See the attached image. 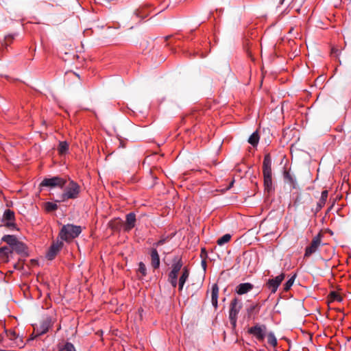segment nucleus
<instances>
[{
    "label": "nucleus",
    "mask_w": 351,
    "mask_h": 351,
    "mask_svg": "<svg viewBox=\"0 0 351 351\" xmlns=\"http://www.w3.org/2000/svg\"><path fill=\"white\" fill-rule=\"evenodd\" d=\"M184 283H181V282H178V286H179V288H178V289H179V291H182V290L183 287H184Z\"/></svg>",
    "instance_id": "40"
},
{
    "label": "nucleus",
    "mask_w": 351,
    "mask_h": 351,
    "mask_svg": "<svg viewBox=\"0 0 351 351\" xmlns=\"http://www.w3.org/2000/svg\"><path fill=\"white\" fill-rule=\"evenodd\" d=\"M69 151V144L66 141H60L58 147V152L60 155H64Z\"/></svg>",
    "instance_id": "22"
},
{
    "label": "nucleus",
    "mask_w": 351,
    "mask_h": 351,
    "mask_svg": "<svg viewBox=\"0 0 351 351\" xmlns=\"http://www.w3.org/2000/svg\"><path fill=\"white\" fill-rule=\"evenodd\" d=\"M173 263L171 265V271L169 273L168 276L178 277L179 271L182 269L183 262L182 257L176 256L173 258Z\"/></svg>",
    "instance_id": "11"
},
{
    "label": "nucleus",
    "mask_w": 351,
    "mask_h": 351,
    "mask_svg": "<svg viewBox=\"0 0 351 351\" xmlns=\"http://www.w3.org/2000/svg\"><path fill=\"white\" fill-rule=\"evenodd\" d=\"M151 265L154 269H158L160 267V257L156 248H152L150 251Z\"/></svg>",
    "instance_id": "17"
},
{
    "label": "nucleus",
    "mask_w": 351,
    "mask_h": 351,
    "mask_svg": "<svg viewBox=\"0 0 351 351\" xmlns=\"http://www.w3.org/2000/svg\"><path fill=\"white\" fill-rule=\"evenodd\" d=\"M330 297L332 301L340 302L342 300L341 295L335 291L330 292Z\"/></svg>",
    "instance_id": "36"
},
{
    "label": "nucleus",
    "mask_w": 351,
    "mask_h": 351,
    "mask_svg": "<svg viewBox=\"0 0 351 351\" xmlns=\"http://www.w3.org/2000/svg\"><path fill=\"white\" fill-rule=\"evenodd\" d=\"M66 179L59 176H54L49 178H44L40 186L47 187H59L62 189L66 185Z\"/></svg>",
    "instance_id": "7"
},
{
    "label": "nucleus",
    "mask_w": 351,
    "mask_h": 351,
    "mask_svg": "<svg viewBox=\"0 0 351 351\" xmlns=\"http://www.w3.org/2000/svg\"><path fill=\"white\" fill-rule=\"evenodd\" d=\"M263 174L265 191L270 193L274 191V188L272 182L271 157L269 154H267L264 156Z\"/></svg>",
    "instance_id": "1"
},
{
    "label": "nucleus",
    "mask_w": 351,
    "mask_h": 351,
    "mask_svg": "<svg viewBox=\"0 0 351 351\" xmlns=\"http://www.w3.org/2000/svg\"><path fill=\"white\" fill-rule=\"evenodd\" d=\"M172 237L167 236V237H162L157 242L154 243V246L156 247L164 245L165 243L169 241Z\"/></svg>",
    "instance_id": "31"
},
{
    "label": "nucleus",
    "mask_w": 351,
    "mask_h": 351,
    "mask_svg": "<svg viewBox=\"0 0 351 351\" xmlns=\"http://www.w3.org/2000/svg\"><path fill=\"white\" fill-rule=\"evenodd\" d=\"M135 15L140 20L145 19L147 16V12L144 9H138L135 12Z\"/></svg>",
    "instance_id": "33"
},
{
    "label": "nucleus",
    "mask_w": 351,
    "mask_h": 351,
    "mask_svg": "<svg viewBox=\"0 0 351 351\" xmlns=\"http://www.w3.org/2000/svg\"><path fill=\"white\" fill-rule=\"evenodd\" d=\"M75 75H77V77H80L79 75L76 74L75 73H73Z\"/></svg>",
    "instance_id": "46"
},
{
    "label": "nucleus",
    "mask_w": 351,
    "mask_h": 351,
    "mask_svg": "<svg viewBox=\"0 0 351 351\" xmlns=\"http://www.w3.org/2000/svg\"><path fill=\"white\" fill-rule=\"evenodd\" d=\"M283 178L286 183L289 184L292 189L297 188V180L295 176L290 172L289 170L285 169L283 171Z\"/></svg>",
    "instance_id": "15"
},
{
    "label": "nucleus",
    "mask_w": 351,
    "mask_h": 351,
    "mask_svg": "<svg viewBox=\"0 0 351 351\" xmlns=\"http://www.w3.org/2000/svg\"><path fill=\"white\" fill-rule=\"evenodd\" d=\"M243 304L241 300L235 297L230 303L229 310V320L232 328H234L237 326L238 314L239 313Z\"/></svg>",
    "instance_id": "4"
},
{
    "label": "nucleus",
    "mask_w": 351,
    "mask_h": 351,
    "mask_svg": "<svg viewBox=\"0 0 351 351\" xmlns=\"http://www.w3.org/2000/svg\"><path fill=\"white\" fill-rule=\"evenodd\" d=\"M58 351H76L74 346L70 343L66 342L62 348H60Z\"/></svg>",
    "instance_id": "32"
},
{
    "label": "nucleus",
    "mask_w": 351,
    "mask_h": 351,
    "mask_svg": "<svg viewBox=\"0 0 351 351\" xmlns=\"http://www.w3.org/2000/svg\"><path fill=\"white\" fill-rule=\"evenodd\" d=\"M138 272H139L142 276H145L147 275V268L143 262H140L138 263Z\"/></svg>",
    "instance_id": "34"
},
{
    "label": "nucleus",
    "mask_w": 351,
    "mask_h": 351,
    "mask_svg": "<svg viewBox=\"0 0 351 351\" xmlns=\"http://www.w3.org/2000/svg\"><path fill=\"white\" fill-rule=\"evenodd\" d=\"M45 208L47 212H53L58 209V205L56 203L47 202L45 203Z\"/></svg>",
    "instance_id": "30"
},
{
    "label": "nucleus",
    "mask_w": 351,
    "mask_h": 351,
    "mask_svg": "<svg viewBox=\"0 0 351 351\" xmlns=\"http://www.w3.org/2000/svg\"><path fill=\"white\" fill-rule=\"evenodd\" d=\"M206 252V250L204 248L202 250V252Z\"/></svg>",
    "instance_id": "45"
},
{
    "label": "nucleus",
    "mask_w": 351,
    "mask_h": 351,
    "mask_svg": "<svg viewBox=\"0 0 351 351\" xmlns=\"http://www.w3.org/2000/svg\"><path fill=\"white\" fill-rule=\"evenodd\" d=\"M285 278V274L284 273H281L280 275L276 276L274 278L269 279L267 282L265 286L266 287L271 291V293H275Z\"/></svg>",
    "instance_id": "9"
},
{
    "label": "nucleus",
    "mask_w": 351,
    "mask_h": 351,
    "mask_svg": "<svg viewBox=\"0 0 351 351\" xmlns=\"http://www.w3.org/2000/svg\"><path fill=\"white\" fill-rule=\"evenodd\" d=\"M1 221L4 226L11 230H18L15 223L14 212L10 209H6L3 215Z\"/></svg>",
    "instance_id": "8"
},
{
    "label": "nucleus",
    "mask_w": 351,
    "mask_h": 351,
    "mask_svg": "<svg viewBox=\"0 0 351 351\" xmlns=\"http://www.w3.org/2000/svg\"><path fill=\"white\" fill-rule=\"evenodd\" d=\"M296 278V274H295L293 276H292L283 285V291L285 292H287L290 290L291 287L293 285V282L295 281V279Z\"/></svg>",
    "instance_id": "27"
},
{
    "label": "nucleus",
    "mask_w": 351,
    "mask_h": 351,
    "mask_svg": "<svg viewBox=\"0 0 351 351\" xmlns=\"http://www.w3.org/2000/svg\"><path fill=\"white\" fill-rule=\"evenodd\" d=\"M261 305L257 302L252 304L246 308V316L248 319H255L261 310Z\"/></svg>",
    "instance_id": "12"
},
{
    "label": "nucleus",
    "mask_w": 351,
    "mask_h": 351,
    "mask_svg": "<svg viewBox=\"0 0 351 351\" xmlns=\"http://www.w3.org/2000/svg\"><path fill=\"white\" fill-rule=\"evenodd\" d=\"M328 191L327 190H324L322 192L321 197H320L318 202L317 203L316 207L315 208H313L311 209V211H312V213H313L315 216L325 206L326 200L328 199Z\"/></svg>",
    "instance_id": "13"
},
{
    "label": "nucleus",
    "mask_w": 351,
    "mask_h": 351,
    "mask_svg": "<svg viewBox=\"0 0 351 351\" xmlns=\"http://www.w3.org/2000/svg\"><path fill=\"white\" fill-rule=\"evenodd\" d=\"M230 239L231 235L230 234H226L217 240V243L219 245H223V244L229 242Z\"/></svg>",
    "instance_id": "29"
},
{
    "label": "nucleus",
    "mask_w": 351,
    "mask_h": 351,
    "mask_svg": "<svg viewBox=\"0 0 351 351\" xmlns=\"http://www.w3.org/2000/svg\"><path fill=\"white\" fill-rule=\"evenodd\" d=\"M190 270L188 267L185 266L182 269V274L179 278V282L185 284L189 278Z\"/></svg>",
    "instance_id": "23"
},
{
    "label": "nucleus",
    "mask_w": 351,
    "mask_h": 351,
    "mask_svg": "<svg viewBox=\"0 0 351 351\" xmlns=\"http://www.w3.org/2000/svg\"><path fill=\"white\" fill-rule=\"evenodd\" d=\"M81 191L80 186L73 180H70L69 184L66 186L64 193L61 195L60 199L56 202H61L69 199H76L79 197Z\"/></svg>",
    "instance_id": "3"
},
{
    "label": "nucleus",
    "mask_w": 351,
    "mask_h": 351,
    "mask_svg": "<svg viewBox=\"0 0 351 351\" xmlns=\"http://www.w3.org/2000/svg\"><path fill=\"white\" fill-rule=\"evenodd\" d=\"M82 232V228L80 226L68 223L64 225L58 234L62 241L70 242L77 237Z\"/></svg>",
    "instance_id": "2"
},
{
    "label": "nucleus",
    "mask_w": 351,
    "mask_h": 351,
    "mask_svg": "<svg viewBox=\"0 0 351 351\" xmlns=\"http://www.w3.org/2000/svg\"><path fill=\"white\" fill-rule=\"evenodd\" d=\"M260 136L258 131H255L253 132L248 139V143L251 144L253 147H255L258 145L259 141Z\"/></svg>",
    "instance_id": "24"
},
{
    "label": "nucleus",
    "mask_w": 351,
    "mask_h": 351,
    "mask_svg": "<svg viewBox=\"0 0 351 351\" xmlns=\"http://www.w3.org/2000/svg\"><path fill=\"white\" fill-rule=\"evenodd\" d=\"M342 49L337 46H332L330 49V56L339 60Z\"/></svg>",
    "instance_id": "28"
},
{
    "label": "nucleus",
    "mask_w": 351,
    "mask_h": 351,
    "mask_svg": "<svg viewBox=\"0 0 351 351\" xmlns=\"http://www.w3.org/2000/svg\"><path fill=\"white\" fill-rule=\"evenodd\" d=\"M120 145L122 147H125V145L123 143V142L122 141H120Z\"/></svg>",
    "instance_id": "42"
},
{
    "label": "nucleus",
    "mask_w": 351,
    "mask_h": 351,
    "mask_svg": "<svg viewBox=\"0 0 351 351\" xmlns=\"http://www.w3.org/2000/svg\"><path fill=\"white\" fill-rule=\"evenodd\" d=\"M254 285L250 282H244L238 285L236 287L235 291L239 295H243L252 291Z\"/></svg>",
    "instance_id": "16"
},
{
    "label": "nucleus",
    "mask_w": 351,
    "mask_h": 351,
    "mask_svg": "<svg viewBox=\"0 0 351 351\" xmlns=\"http://www.w3.org/2000/svg\"><path fill=\"white\" fill-rule=\"evenodd\" d=\"M123 223V221L121 219L119 218H117V219H115L114 220H112L110 223H109V226L110 228L114 230V231H117V230H119L121 226Z\"/></svg>",
    "instance_id": "25"
},
{
    "label": "nucleus",
    "mask_w": 351,
    "mask_h": 351,
    "mask_svg": "<svg viewBox=\"0 0 351 351\" xmlns=\"http://www.w3.org/2000/svg\"><path fill=\"white\" fill-rule=\"evenodd\" d=\"M219 286L217 283L212 285L211 288V302L215 310L218 308Z\"/></svg>",
    "instance_id": "18"
},
{
    "label": "nucleus",
    "mask_w": 351,
    "mask_h": 351,
    "mask_svg": "<svg viewBox=\"0 0 351 351\" xmlns=\"http://www.w3.org/2000/svg\"><path fill=\"white\" fill-rule=\"evenodd\" d=\"M62 241H57L56 242H53L50 246L46 257L48 260L51 261L55 258L57 254L60 251V250L63 247Z\"/></svg>",
    "instance_id": "10"
},
{
    "label": "nucleus",
    "mask_w": 351,
    "mask_h": 351,
    "mask_svg": "<svg viewBox=\"0 0 351 351\" xmlns=\"http://www.w3.org/2000/svg\"><path fill=\"white\" fill-rule=\"evenodd\" d=\"M51 326V319L47 318L45 319L40 326V329H37L38 335H41L48 332Z\"/></svg>",
    "instance_id": "21"
},
{
    "label": "nucleus",
    "mask_w": 351,
    "mask_h": 351,
    "mask_svg": "<svg viewBox=\"0 0 351 351\" xmlns=\"http://www.w3.org/2000/svg\"><path fill=\"white\" fill-rule=\"evenodd\" d=\"M285 1V0H280V5L283 4V3H284V1Z\"/></svg>",
    "instance_id": "43"
},
{
    "label": "nucleus",
    "mask_w": 351,
    "mask_h": 351,
    "mask_svg": "<svg viewBox=\"0 0 351 351\" xmlns=\"http://www.w3.org/2000/svg\"><path fill=\"white\" fill-rule=\"evenodd\" d=\"M324 237V234L322 232H319L316 236H315L310 245L307 246L305 249V252L304 254V258H308L313 254L315 253L319 246L322 244V239Z\"/></svg>",
    "instance_id": "5"
},
{
    "label": "nucleus",
    "mask_w": 351,
    "mask_h": 351,
    "mask_svg": "<svg viewBox=\"0 0 351 351\" xmlns=\"http://www.w3.org/2000/svg\"><path fill=\"white\" fill-rule=\"evenodd\" d=\"M12 249V250H15L16 252H19V253H21V252H23L24 250H25V245L24 244L21 242V246L20 245H14L13 247H11Z\"/></svg>",
    "instance_id": "38"
},
{
    "label": "nucleus",
    "mask_w": 351,
    "mask_h": 351,
    "mask_svg": "<svg viewBox=\"0 0 351 351\" xmlns=\"http://www.w3.org/2000/svg\"><path fill=\"white\" fill-rule=\"evenodd\" d=\"M266 337L267 339V343L271 346L275 348L277 346L278 341H277V339L275 337L274 334L272 332H270L267 335L266 334Z\"/></svg>",
    "instance_id": "26"
},
{
    "label": "nucleus",
    "mask_w": 351,
    "mask_h": 351,
    "mask_svg": "<svg viewBox=\"0 0 351 351\" xmlns=\"http://www.w3.org/2000/svg\"><path fill=\"white\" fill-rule=\"evenodd\" d=\"M267 326L265 324H256L247 330V332L254 337L259 342H263L266 337Z\"/></svg>",
    "instance_id": "6"
},
{
    "label": "nucleus",
    "mask_w": 351,
    "mask_h": 351,
    "mask_svg": "<svg viewBox=\"0 0 351 351\" xmlns=\"http://www.w3.org/2000/svg\"><path fill=\"white\" fill-rule=\"evenodd\" d=\"M170 37H171V36H166L165 40H167Z\"/></svg>",
    "instance_id": "44"
},
{
    "label": "nucleus",
    "mask_w": 351,
    "mask_h": 351,
    "mask_svg": "<svg viewBox=\"0 0 351 351\" xmlns=\"http://www.w3.org/2000/svg\"><path fill=\"white\" fill-rule=\"evenodd\" d=\"M202 266L204 269L206 267V262L205 261H202Z\"/></svg>",
    "instance_id": "41"
},
{
    "label": "nucleus",
    "mask_w": 351,
    "mask_h": 351,
    "mask_svg": "<svg viewBox=\"0 0 351 351\" xmlns=\"http://www.w3.org/2000/svg\"><path fill=\"white\" fill-rule=\"evenodd\" d=\"M126 220L123 227L125 232H129L134 228L136 224V215L134 213H130L125 216Z\"/></svg>",
    "instance_id": "14"
},
{
    "label": "nucleus",
    "mask_w": 351,
    "mask_h": 351,
    "mask_svg": "<svg viewBox=\"0 0 351 351\" xmlns=\"http://www.w3.org/2000/svg\"><path fill=\"white\" fill-rule=\"evenodd\" d=\"M12 254V250L10 247L4 246L0 247V261H8L9 255Z\"/></svg>",
    "instance_id": "20"
},
{
    "label": "nucleus",
    "mask_w": 351,
    "mask_h": 351,
    "mask_svg": "<svg viewBox=\"0 0 351 351\" xmlns=\"http://www.w3.org/2000/svg\"><path fill=\"white\" fill-rule=\"evenodd\" d=\"M2 241L8 243L10 245V248L13 247L14 245L21 246V242L17 240V238L14 235H4L2 238Z\"/></svg>",
    "instance_id": "19"
},
{
    "label": "nucleus",
    "mask_w": 351,
    "mask_h": 351,
    "mask_svg": "<svg viewBox=\"0 0 351 351\" xmlns=\"http://www.w3.org/2000/svg\"><path fill=\"white\" fill-rule=\"evenodd\" d=\"M6 336L10 340H14L17 337V335L14 330H5Z\"/></svg>",
    "instance_id": "35"
},
{
    "label": "nucleus",
    "mask_w": 351,
    "mask_h": 351,
    "mask_svg": "<svg viewBox=\"0 0 351 351\" xmlns=\"http://www.w3.org/2000/svg\"><path fill=\"white\" fill-rule=\"evenodd\" d=\"M14 39V36L12 35H8L5 37V44L8 46L9 44H10Z\"/></svg>",
    "instance_id": "39"
},
{
    "label": "nucleus",
    "mask_w": 351,
    "mask_h": 351,
    "mask_svg": "<svg viewBox=\"0 0 351 351\" xmlns=\"http://www.w3.org/2000/svg\"><path fill=\"white\" fill-rule=\"evenodd\" d=\"M168 280L169 282V283L171 284V285L173 287V288H176L177 287V285H178V277H173L172 276H168Z\"/></svg>",
    "instance_id": "37"
}]
</instances>
